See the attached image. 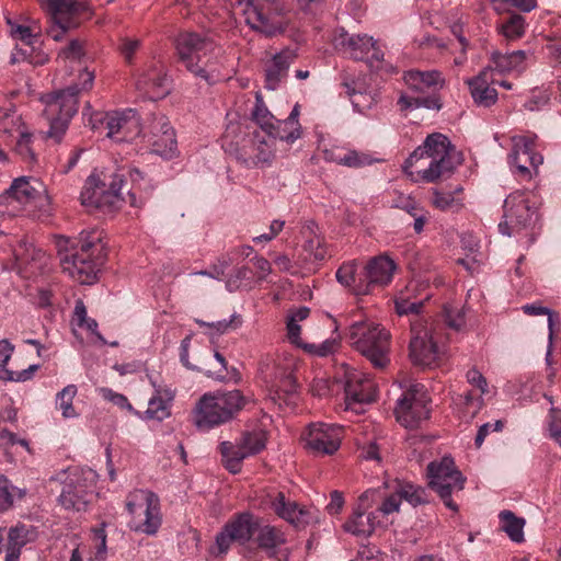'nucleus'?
I'll return each instance as SVG.
<instances>
[{
	"label": "nucleus",
	"mask_w": 561,
	"mask_h": 561,
	"mask_svg": "<svg viewBox=\"0 0 561 561\" xmlns=\"http://www.w3.org/2000/svg\"><path fill=\"white\" fill-rule=\"evenodd\" d=\"M460 162V157L449 139L443 134L434 133L407 159L404 171L414 181L421 179L431 183L449 175Z\"/></svg>",
	"instance_id": "1"
},
{
	"label": "nucleus",
	"mask_w": 561,
	"mask_h": 561,
	"mask_svg": "<svg viewBox=\"0 0 561 561\" xmlns=\"http://www.w3.org/2000/svg\"><path fill=\"white\" fill-rule=\"evenodd\" d=\"M93 81L94 73L88 69H82L79 72L78 82L43 98L45 103L44 114L49 122V137L57 140L62 137L71 118L78 111L79 94L90 91Z\"/></svg>",
	"instance_id": "2"
},
{
	"label": "nucleus",
	"mask_w": 561,
	"mask_h": 561,
	"mask_svg": "<svg viewBox=\"0 0 561 561\" xmlns=\"http://www.w3.org/2000/svg\"><path fill=\"white\" fill-rule=\"evenodd\" d=\"M79 250L60 259L62 271L82 284H93L106 256L103 232L99 229L82 231L79 236Z\"/></svg>",
	"instance_id": "3"
},
{
	"label": "nucleus",
	"mask_w": 561,
	"mask_h": 561,
	"mask_svg": "<svg viewBox=\"0 0 561 561\" xmlns=\"http://www.w3.org/2000/svg\"><path fill=\"white\" fill-rule=\"evenodd\" d=\"M390 337L382 325L369 320L354 322L347 333L350 345L376 368H385L390 362Z\"/></svg>",
	"instance_id": "4"
},
{
	"label": "nucleus",
	"mask_w": 561,
	"mask_h": 561,
	"mask_svg": "<svg viewBox=\"0 0 561 561\" xmlns=\"http://www.w3.org/2000/svg\"><path fill=\"white\" fill-rule=\"evenodd\" d=\"M240 390L204 394L194 410V423L198 430L208 431L230 421L245 405Z\"/></svg>",
	"instance_id": "5"
},
{
	"label": "nucleus",
	"mask_w": 561,
	"mask_h": 561,
	"mask_svg": "<svg viewBox=\"0 0 561 561\" xmlns=\"http://www.w3.org/2000/svg\"><path fill=\"white\" fill-rule=\"evenodd\" d=\"M503 209L500 232L507 237H525L531 241L537 221V208L531 194L524 191L511 193L504 201Z\"/></svg>",
	"instance_id": "6"
},
{
	"label": "nucleus",
	"mask_w": 561,
	"mask_h": 561,
	"mask_svg": "<svg viewBox=\"0 0 561 561\" xmlns=\"http://www.w3.org/2000/svg\"><path fill=\"white\" fill-rule=\"evenodd\" d=\"M232 7H240L251 28L274 36L284 32L287 7L280 0H232Z\"/></svg>",
	"instance_id": "7"
},
{
	"label": "nucleus",
	"mask_w": 561,
	"mask_h": 561,
	"mask_svg": "<svg viewBox=\"0 0 561 561\" xmlns=\"http://www.w3.org/2000/svg\"><path fill=\"white\" fill-rule=\"evenodd\" d=\"M126 510L130 516L128 526L133 531L156 535L162 523L160 500L149 490H135L127 495Z\"/></svg>",
	"instance_id": "8"
},
{
	"label": "nucleus",
	"mask_w": 561,
	"mask_h": 561,
	"mask_svg": "<svg viewBox=\"0 0 561 561\" xmlns=\"http://www.w3.org/2000/svg\"><path fill=\"white\" fill-rule=\"evenodd\" d=\"M410 340V358L414 365L434 367L445 353L444 345L432 324L424 319L412 320Z\"/></svg>",
	"instance_id": "9"
},
{
	"label": "nucleus",
	"mask_w": 561,
	"mask_h": 561,
	"mask_svg": "<svg viewBox=\"0 0 561 561\" xmlns=\"http://www.w3.org/2000/svg\"><path fill=\"white\" fill-rule=\"evenodd\" d=\"M175 48L180 61L195 76L211 81L207 67L208 61H203L207 54L216 50V45L207 37L194 32L180 33L175 39Z\"/></svg>",
	"instance_id": "10"
},
{
	"label": "nucleus",
	"mask_w": 561,
	"mask_h": 561,
	"mask_svg": "<svg viewBox=\"0 0 561 561\" xmlns=\"http://www.w3.org/2000/svg\"><path fill=\"white\" fill-rule=\"evenodd\" d=\"M427 478L428 486L437 492L449 510L457 512L458 506L451 500V494L463 489L466 479L456 468L454 459L446 456L439 461L430 462Z\"/></svg>",
	"instance_id": "11"
},
{
	"label": "nucleus",
	"mask_w": 561,
	"mask_h": 561,
	"mask_svg": "<svg viewBox=\"0 0 561 561\" xmlns=\"http://www.w3.org/2000/svg\"><path fill=\"white\" fill-rule=\"evenodd\" d=\"M428 403L425 387L421 383H411L397 401V421L405 428H417L430 416Z\"/></svg>",
	"instance_id": "12"
},
{
	"label": "nucleus",
	"mask_w": 561,
	"mask_h": 561,
	"mask_svg": "<svg viewBox=\"0 0 561 561\" xmlns=\"http://www.w3.org/2000/svg\"><path fill=\"white\" fill-rule=\"evenodd\" d=\"M267 442V433L262 428L244 432L237 444L222 442L219 446L225 468L231 473L241 470L243 459L262 451Z\"/></svg>",
	"instance_id": "13"
},
{
	"label": "nucleus",
	"mask_w": 561,
	"mask_h": 561,
	"mask_svg": "<svg viewBox=\"0 0 561 561\" xmlns=\"http://www.w3.org/2000/svg\"><path fill=\"white\" fill-rule=\"evenodd\" d=\"M122 183V179H114L110 190L105 191L99 185V181L95 176H89L80 195L82 205L94 208L116 209L119 208L124 202H128L130 206H139L135 192L129 191L127 193V199H125L121 192Z\"/></svg>",
	"instance_id": "14"
},
{
	"label": "nucleus",
	"mask_w": 561,
	"mask_h": 561,
	"mask_svg": "<svg viewBox=\"0 0 561 561\" xmlns=\"http://www.w3.org/2000/svg\"><path fill=\"white\" fill-rule=\"evenodd\" d=\"M0 202L14 206H33L45 210L49 205L46 186L36 178L21 176L15 179L9 190L0 196Z\"/></svg>",
	"instance_id": "15"
},
{
	"label": "nucleus",
	"mask_w": 561,
	"mask_h": 561,
	"mask_svg": "<svg viewBox=\"0 0 561 561\" xmlns=\"http://www.w3.org/2000/svg\"><path fill=\"white\" fill-rule=\"evenodd\" d=\"M334 45L350 55L351 58L365 60L370 66H375L383 59V51L378 46L377 41L366 34H348L343 31L334 37Z\"/></svg>",
	"instance_id": "16"
},
{
	"label": "nucleus",
	"mask_w": 561,
	"mask_h": 561,
	"mask_svg": "<svg viewBox=\"0 0 561 561\" xmlns=\"http://www.w3.org/2000/svg\"><path fill=\"white\" fill-rule=\"evenodd\" d=\"M536 135L530 134L512 137L511 164L523 179H530L533 171L537 173L543 162L542 156L536 150Z\"/></svg>",
	"instance_id": "17"
},
{
	"label": "nucleus",
	"mask_w": 561,
	"mask_h": 561,
	"mask_svg": "<svg viewBox=\"0 0 561 561\" xmlns=\"http://www.w3.org/2000/svg\"><path fill=\"white\" fill-rule=\"evenodd\" d=\"M295 359H277L274 363L271 399L282 405L295 404L298 385L294 377Z\"/></svg>",
	"instance_id": "18"
},
{
	"label": "nucleus",
	"mask_w": 561,
	"mask_h": 561,
	"mask_svg": "<svg viewBox=\"0 0 561 561\" xmlns=\"http://www.w3.org/2000/svg\"><path fill=\"white\" fill-rule=\"evenodd\" d=\"M259 519L250 513H242L230 519L216 536L218 554H225L232 542L243 545L256 533Z\"/></svg>",
	"instance_id": "19"
},
{
	"label": "nucleus",
	"mask_w": 561,
	"mask_h": 561,
	"mask_svg": "<svg viewBox=\"0 0 561 561\" xmlns=\"http://www.w3.org/2000/svg\"><path fill=\"white\" fill-rule=\"evenodd\" d=\"M345 410L360 413L364 403L376 400L377 389L374 381L364 373L356 369L345 374Z\"/></svg>",
	"instance_id": "20"
},
{
	"label": "nucleus",
	"mask_w": 561,
	"mask_h": 561,
	"mask_svg": "<svg viewBox=\"0 0 561 561\" xmlns=\"http://www.w3.org/2000/svg\"><path fill=\"white\" fill-rule=\"evenodd\" d=\"M306 448L316 455L334 454L342 439V427L333 424L312 423L304 436Z\"/></svg>",
	"instance_id": "21"
},
{
	"label": "nucleus",
	"mask_w": 561,
	"mask_h": 561,
	"mask_svg": "<svg viewBox=\"0 0 561 561\" xmlns=\"http://www.w3.org/2000/svg\"><path fill=\"white\" fill-rule=\"evenodd\" d=\"M94 477L92 471L71 472L64 482L59 503L66 510L81 511L89 502L91 484L88 483Z\"/></svg>",
	"instance_id": "22"
},
{
	"label": "nucleus",
	"mask_w": 561,
	"mask_h": 561,
	"mask_svg": "<svg viewBox=\"0 0 561 561\" xmlns=\"http://www.w3.org/2000/svg\"><path fill=\"white\" fill-rule=\"evenodd\" d=\"M377 493L374 490L365 491L357 501L353 514L350 519L344 524L345 531L358 536H369L381 520H376L374 513L365 515V513L373 506Z\"/></svg>",
	"instance_id": "23"
},
{
	"label": "nucleus",
	"mask_w": 561,
	"mask_h": 561,
	"mask_svg": "<svg viewBox=\"0 0 561 561\" xmlns=\"http://www.w3.org/2000/svg\"><path fill=\"white\" fill-rule=\"evenodd\" d=\"M140 121L135 110L110 112L106 137L117 142L130 141L139 136Z\"/></svg>",
	"instance_id": "24"
},
{
	"label": "nucleus",
	"mask_w": 561,
	"mask_h": 561,
	"mask_svg": "<svg viewBox=\"0 0 561 561\" xmlns=\"http://www.w3.org/2000/svg\"><path fill=\"white\" fill-rule=\"evenodd\" d=\"M147 137V142L156 154L165 159H171L175 156L178 150L175 131L164 116H158L153 119L150 134Z\"/></svg>",
	"instance_id": "25"
},
{
	"label": "nucleus",
	"mask_w": 561,
	"mask_h": 561,
	"mask_svg": "<svg viewBox=\"0 0 561 561\" xmlns=\"http://www.w3.org/2000/svg\"><path fill=\"white\" fill-rule=\"evenodd\" d=\"M48 10L51 19L66 27H78L81 23V16L87 14V18H91L92 15L88 2H77L75 0H48Z\"/></svg>",
	"instance_id": "26"
},
{
	"label": "nucleus",
	"mask_w": 561,
	"mask_h": 561,
	"mask_svg": "<svg viewBox=\"0 0 561 561\" xmlns=\"http://www.w3.org/2000/svg\"><path fill=\"white\" fill-rule=\"evenodd\" d=\"M252 118L264 131H266L267 135L274 138H279L287 142H294L299 138L297 129L290 133H283L279 129V119L275 118V116L268 111L260 93H256L255 95V106L252 111Z\"/></svg>",
	"instance_id": "27"
},
{
	"label": "nucleus",
	"mask_w": 561,
	"mask_h": 561,
	"mask_svg": "<svg viewBox=\"0 0 561 561\" xmlns=\"http://www.w3.org/2000/svg\"><path fill=\"white\" fill-rule=\"evenodd\" d=\"M256 541L267 557L274 558L276 561H286L288 551L284 547L286 538L284 534L276 527L264 525L256 529Z\"/></svg>",
	"instance_id": "28"
},
{
	"label": "nucleus",
	"mask_w": 561,
	"mask_h": 561,
	"mask_svg": "<svg viewBox=\"0 0 561 561\" xmlns=\"http://www.w3.org/2000/svg\"><path fill=\"white\" fill-rule=\"evenodd\" d=\"M151 383L154 388V393L149 399L148 408L141 417L161 422L171 415L174 392L170 388L157 385L153 380H151Z\"/></svg>",
	"instance_id": "29"
},
{
	"label": "nucleus",
	"mask_w": 561,
	"mask_h": 561,
	"mask_svg": "<svg viewBox=\"0 0 561 561\" xmlns=\"http://www.w3.org/2000/svg\"><path fill=\"white\" fill-rule=\"evenodd\" d=\"M491 73L492 70L485 68L477 77L468 81L471 96L479 106L490 107L497 101V91L490 85L494 83Z\"/></svg>",
	"instance_id": "30"
},
{
	"label": "nucleus",
	"mask_w": 561,
	"mask_h": 561,
	"mask_svg": "<svg viewBox=\"0 0 561 561\" xmlns=\"http://www.w3.org/2000/svg\"><path fill=\"white\" fill-rule=\"evenodd\" d=\"M137 89L152 100L165 96L169 93V79L163 68L149 69L138 79Z\"/></svg>",
	"instance_id": "31"
},
{
	"label": "nucleus",
	"mask_w": 561,
	"mask_h": 561,
	"mask_svg": "<svg viewBox=\"0 0 561 561\" xmlns=\"http://www.w3.org/2000/svg\"><path fill=\"white\" fill-rule=\"evenodd\" d=\"M403 80L411 90L416 92L435 91L445 85V78L438 70H409L404 73Z\"/></svg>",
	"instance_id": "32"
},
{
	"label": "nucleus",
	"mask_w": 561,
	"mask_h": 561,
	"mask_svg": "<svg viewBox=\"0 0 561 561\" xmlns=\"http://www.w3.org/2000/svg\"><path fill=\"white\" fill-rule=\"evenodd\" d=\"M296 58V51L289 48L283 49L273 57L265 75V87L268 90H275L278 87L279 82L286 77L289 66Z\"/></svg>",
	"instance_id": "33"
},
{
	"label": "nucleus",
	"mask_w": 561,
	"mask_h": 561,
	"mask_svg": "<svg viewBox=\"0 0 561 561\" xmlns=\"http://www.w3.org/2000/svg\"><path fill=\"white\" fill-rule=\"evenodd\" d=\"M396 267V263L389 256L379 255L371 259L364 268L375 287L388 285L392 279Z\"/></svg>",
	"instance_id": "34"
},
{
	"label": "nucleus",
	"mask_w": 561,
	"mask_h": 561,
	"mask_svg": "<svg viewBox=\"0 0 561 561\" xmlns=\"http://www.w3.org/2000/svg\"><path fill=\"white\" fill-rule=\"evenodd\" d=\"M274 512L283 519L294 525H301L308 522L309 513L296 502L287 501L284 493H277L272 501Z\"/></svg>",
	"instance_id": "35"
},
{
	"label": "nucleus",
	"mask_w": 561,
	"mask_h": 561,
	"mask_svg": "<svg viewBox=\"0 0 561 561\" xmlns=\"http://www.w3.org/2000/svg\"><path fill=\"white\" fill-rule=\"evenodd\" d=\"M324 158L328 161L348 168H362L371 164L373 159L365 152L356 150L332 149L324 151Z\"/></svg>",
	"instance_id": "36"
},
{
	"label": "nucleus",
	"mask_w": 561,
	"mask_h": 561,
	"mask_svg": "<svg viewBox=\"0 0 561 561\" xmlns=\"http://www.w3.org/2000/svg\"><path fill=\"white\" fill-rule=\"evenodd\" d=\"M526 59L527 54L524 50H516L510 54H492V62L501 73L523 72L526 69Z\"/></svg>",
	"instance_id": "37"
},
{
	"label": "nucleus",
	"mask_w": 561,
	"mask_h": 561,
	"mask_svg": "<svg viewBox=\"0 0 561 561\" xmlns=\"http://www.w3.org/2000/svg\"><path fill=\"white\" fill-rule=\"evenodd\" d=\"M316 225L309 224L304 228L302 233L307 238L304 243V250L308 253L309 260L317 262L323 261L329 255L323 239L316 233Z\"/></svg>",
	"instance_id": "38"
},
{
	"label": "nucleus",
	"mask_w": 561,
	"mask_h": 561,
	"mask_svg": "<svg viewBox=\"0 0 561 561\" xmlns=\"http://www.w3.org/2000/svg\"><path fill=\"white\" fill-rule=\"evenodd\" d=\"M7 24L9 26V34L15 41H21L26 45H34L41 34V27L33 21L31 24L25 25L19 23L11 18H7Z\"/></svg>",
	"instance_id": "39"
},
{
	"label": "nucleus",
	"mask_w": 561,
	"mask_h": 561,
	"mask_svg": "<svg viewBox=\"0 0 561 561\" xmlns=\"http://www.w3.org/2000/svg\"><path fill=\"white\" fill-rule=\"evenodd\" d=\"M28 530L24 525L11 527L8 531L5 561H19L21 549L27 543Z\"/></svg>",
	"instance_id": "40"
},
{
	"label": "nucleus",
	"mask_w": 561,
	"mask_h": 561,
	"mask_svg": "<svg viewBox=\"0 0 561 561\" xmlns=\"http://www.w3.org/2000/svg\"><path fill=\"white\" fill-rule=\"evenodd\" d=\"M454 403L459 414V417L465 419L467 421L472 420L480 411L483 404L481 396L476 397L470 391L463 394H458L454 399Z\"/></svg>",
	"instance_id": "41"
},
{
	"label": "nucleus",
	"mask_w": 561,
	"mask_h": 561,
	"mask_svg": "<svg viewBox=\"0 0 561 561\" xmlns=\"http://www.w3.org/2000/svg\"><path fill=\"white\" fill-rule=\"evenodd\" d=\"M394 484L401 496V500L407 501L412 506H417L428 502L425 489L414 485L407 481L396 480Z\"/></svg>",
	"instance_id": "42"
},
{
	"label": "nucleus",
	"mask_w": 561,
	"mask_h": 561,
	"mask_svg": "<svg viewBox=\"0 0 561 561\" xmlns=\"http://www.w3.org/2000/svg\"><path fill=\"white\" fill-rule=\"evenodd\" d=\"M342 84L345 88L346 94L351 98L354 108L358 112L363 113L376 103V99L373 95L360 91V87L356 81H344Z\"/></svg>",
	"instance_id": "43"
},
{
	"label": "nucleus",
	"mask_w": 561,
	"mask_h": 561,
	"mask_svg": "<svg viewBox=\"0 0 561 561\" xmlns=\"http://www.w3.org/2000/svg\"><path fill=\"white\" fill-rule=\"evenodd\" d=\"M502 529L515 542L524 540V526L525 520L516 517L511 511H503L500 514Z\"/></svg>",
	"instance_id": "44"
},
{
	"label": "nucleus",
	"mask_w": 561,
	"mask_h": 561,
	"mask_svg": "<svg viewBox=\"0 0 561 561\" xmlns=\"http://www.w3.org/2000/svg\"><path fill=\"white\" fill-rule=\"evenodd\" d=\"M77 396V387L75 385L66 386L61 391H59L56 396V403L59 410H61V414L65 419L76 417L78 413L76 412L72 401Z\"/></svg>",
	"instance_id": "45"
},
{
	"label": "nucleus",
	"mask_w": 561,
	"mask_h": 561,
	"mask_svg": "<svg viewBox=\"0 0 561 561\" xmlns=\"http://www.w3.org/2000/svg\"><path fill=\"white\" fill-rule=\"evenodd\" d=\"M410 288L407 293L401 291L394 299L396 312L399 316L413 314L414 319H422L419 317L420 310L423 307V300H411L409 296Z\"/></svg>",
	"instance_id": "46"
},
{
	"label": "nucleus",
	"mask_w": 561,
	"mask_h": 561,
	"mask_svg": "<svg viewBox=\"0 0 561 561\" xmlns=\"http://www.w3.org/2000/svg\"><path fill=\"white\" fill-rule=\"evenodd\" d=\"M24 495V490L16 489L7 478L0 477V513L9 510L13 505L15 496L21 499Z\"/></svg>",
	"instance_id": "47"
},
{
	"label": "nucleus",
	"mask_w": 561,
	"mask_h": 561,
	"mask_svg": "<svg viewBox=\"0 0 561 561\" xmlns=\"http://www.w3.org/2000/svg\"><path fill=\"white\" fill-rule=\"evenodd\" d=\"M526 22L520 14H512L501 26V32L505 38L514 41L522 37L525 33Z\"/></svg>",
	"instance_id": "48"
},
{
	"label": "nucleus",
	"mask_w": 561,
	"mask_h": 561,
	"mask_svg": "<svg viewBox=\"0 0 561 561\" xmlns=\"http://www.w3.org/2000/svg\"><path fill=\"white\" fill-rule=\"evenodd\" d=\"M253 279L252 271L248 266L237 268L227 279L226 286L229 291H234L241 287H251Z\"/></svg>",
	"instance_id": "49"
},
{
	"label": "nucleus",
	"mask_w": 561,
	"mask_h": 561,
	"mask_svg": "<svg viewBox=\"0 0 561 561\" xmlns=\"http://www.w3.org/2000/svg\"><path fill=\"white\" fill-rule=\"evenodd\" d=\"M432 204L439 210H455L460 207V203L455 198L450 192H439L435 190L433 192Z\"/></svg>",
	"instance_id": "50"
},
{
	"label": "nucleus",
	"mask_w": 561,
	"mask_h": 561,
	"mask_svg": "<svg viewBox=\"0 0 561 561\" xmlns=\"http://www.w3.org/2000/svg\"><path fill=\"white\" fill-rule=\"evenodd\" d=\"M84 55L82 43L78 39H72L65 48H62L57 57L58 61H67L75 62L80 61L81 57Z\"/></svg>",
	"instance_id": "51"
},
{
	"label": "nucleus",
	"mask_w": 561,
	"mask_h": 561,
	"mask_svg": "<svg viewBox=\"0 0 561 561\" xmlns=\"http://www.w3.org/2000/svg\"><path fill=\"white\" fill-rule=\"evenodd\" d=\"M401 496L397 490L396 484L392 485V492L385 497L381 505L378 507V512L383 516H388L392 513H397L400 510Z\"/></svg>",
	"instance_id": "52"
},
{
	"label": "nucleus",
	"mask_w": 561,
	"mask_h": 561,
	"mask_svg": "<svg viewBox=\"0 0 561 561\" xmlns=\"http://www.w3.org/2000/svg\"><path fill=\"white\" fill-rule=\"evenodd\" d=\"M339 346V342L336 339H327L321 344H306L304 345V351L317 355V356H328L336 351Z\"/></svg>",
	"instance_id": "53"
},
{
	"label": "nucleus",
	"mask_w": 561,
	"mask_h": 561,
	"mask_svg": "<svg viewBox=\"0 0 561 561\" xmlns=\"http://www.w3.org/2000/svg\"><path fill=\"white\" fill-rule=\"evenodd\" d=\"M32 135L28 133H21L15 144V151L26 162H33L35 160L34 152L31 148Z\"/></svg>",
	"instance_id": "54"
},
{
	"label": "nucleus",
	"mask_w": 561,
	"mask_h": 561,
	"mask_svg": "<svg viewBox=\"0 0 561 561\" xmlns=\"http://www.w3.org/2000/svg\"><path fill=\"white\" fill-rule=\"evenodd\" d=\"M373 288H374V285L370 282V279L367 277V272L364 268L360 273H357L355 275L354 283L352 284L350 290L354 295L360 296V295H368L373 290Z\"/></svg>",
	"instance_id": "55"
},
{
	"label": "nucleus",
	"mask_w": 561,
	"mask_h": 561,
	"mask_svg": "<svg viewBox=\"0 0 561 561\" xmlns=\"http://www.w3.org/2000/svg\"><path fill=\"white\" fill-rule=\"evenodd\" d=\"M140 45L141 42L138 38L122 37L119 41L118 50L124 59L130 64Z\"/></svg>",
	"instance_id": "56"
},
{
	"label": "nucleus",
	"mask_w": 561,
	"mask_h": 561,
	"mask_svg": "<svg viewBox=\"0 0 561 561\" xmlns=\"http://www.w3.org/2000/svg\"><path fill=\"white\" fill-rule=\"evenodd\" d=\"M523 311L528 314V316H543V314H547L548 316V327H549V337L550 340L552 339V335H553V325H554V313L546 308V307H542L540 305H537V304H531V305H525L522 307Z\"/></svg>",
	"instance_id": "57"
},
{
	"label": "nucleus",
	"mask_w": 561,
	"mask_h": 561,
	"mask_svg": "<svg viewBox=\"0 0 561 561\" xmlns=\"http://www.w3.org/2000/svg\"><path fill=\"white\" fill-rule=\"evenodd\" d=\"M356 274H357L356 263H354V262L345 263L336 271V279L341 285H343L350 289L352 284L354 283V277Z\"/></svg>",
	"instance_id": "58"
},
{
	"label": "nucleus",
	"mask_w": 561,
	"mask_h": 561,
	"mask_svg": "<svg viewBox=\"0 0 561 561\" xmlns=\"http://www.w3.org/2000/svg\"><path fill=\"white\" fill-rule=\"evenodd\" d=\"M549 101L550 94L547 91L535 90L524 106L528 111H539L547 106Z\"/></svg>",
	"instance_id": "59"
},
{
	"label": "nucleus",
	"mask_w": 561,
	"mask_h": 561,
	"mask_svg": "<svg viewBox=\"0 0 561 561\" xmlns=\"http://www.w3.org/2000/svg\"><path fill=\"white\" fill-rule=\"evenodd\" d=\"M99 391H100L101 396L105 400L114 403L115 405H117V407H119L122 409H127L129 411H134V409H133L131 404L129 403L127 397H125L124 394L114 392L110 388H101Z\"/></svg>",
	"instance_id": "60"
},
{
	"label": "nucleus",
	"mask_w": 561,
	"mask_h": 561,
	"mask_svg": "<svg viewBox=\"0 0 561 561\" xmlns=\"http://www.w3.org/2000/svg\"><path fill=\"white\" fill-rule=\"evenodd\" d=\"M232 254H234V253L231 252V253H228V254L224 255L219 260V263L214 265L213 271H210V272H208V271H199V272H196L195 274L196 275H206V276H209L211 278L219 279L220 276L224 275L225 270L232 263V261H233Z\"/></svg>",
	"instance_id": "61"
},
{
	"label": "nucleus",
	"mask_w": 561,
	"mask_h": 561,
	"mask_svg": "<svg viewBox=\"0 0 561 561\" xmlns=\"http://www.w3.org/2000/svg\"><path fill=\"white\" fill-rule=\"evenodd\" d=\"M466 378L469 385L480 391L481 396L488 393V381L478 369H469L466 374Z\"/></svg>",
	"instance_id": "62"
},
{
	"label": "nucleus",
	"mask_w": 561,
	"mask_h": 561,
	"mask_svg": "<svg viewBox=\"0 0 561 561\" xmlns=\"http://www.w3.org/2000/svg\"><path fill=\"white\" fill-rule=\"evenodd\" d=\"M444 311H445L446 322L450 328H453L455 330H459L463 325L465 314H463L462 309H456L451 306H446L444 308Z\"/></svg>",
	"instance_id": "63"
},
{
	"label": "nucleus",
	"mask_w": 561,
	"mask_h": 561,
	"mask_svg": "<svg viewBox=\"0 0 561 561\" xmlns=\"http://www.w3.org/2000/svg\"><path fill=\"white\" fill-rule=\"evenodd\" d=\"M551 437L561 446V411L551 410V421L549 423Z\"/></svg>",
	"instance_id": "64"
}]
</instances>
